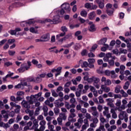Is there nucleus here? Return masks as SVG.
Segmentation results:
<instances>
[{
	"label": "nucleus",
	"instance_id": "nucleus-24",
	"mask_svg": "<svg viewBox=\"0 0 131 131\" xmlns=\"http://www.w3.org/2000/svg\"><path fill=\"white\" fill-rule=\"evenodd\" d=\"M75 117H72L71 116H69L68 120L70 122H75L76 121V119L74 118Z\"/></svg>",
	"mask_w": 131,
	"mask_h": 131
},
{
	"label": "nucleus",
	"instance_id": "nucleus-13",
	"mask_svg": "<svg viewBox=\"0 0 131 131\" xmlns=\"http://www.w3.org/2000/svg\"><path fill=\"white\" fill-rule=\"evenodd\" d=\"M62 67H59L56 69L57 73L55 74V77L59 76V75H61V73H62Z\"/></svg>",
	"mask_w": 131,
	"mask_h": 131
},
{
	"label": "nucleus",
	"instance_id": "nucleus-45",
	"mask_svg": "<svg viewBox=\"0 0 131 131\" xmlns=\"http://www.w3.org/2000/svg\"><path fill=\"white\" fill-rule=\"evenodd\" d=\"M93 116H95V117H99V113L98 112V111H96L95 112H93L92 113Z\"/></svg>",
	"mask_w": 131,
	"mask_h": 131
},
{
	"label": "nucleus",
	"instance_id": "nucleus-36",
	"mask_svg": "<svg viewBox=\"0 0 131 131\" xmlns=\"http://www.w3.org/2000/svg\"><path fill=\"white\" fill-rule=\"evenodd\" d=\"M108 64L110 65V66L113 67V66H114V64H115V62H114V61L113 60V59H111V60H108Z\"/></svg>",
	"mask_w": 131,
	"mask_h": 131
},
{
	"label": "nucleus",
	"instance_id": "nucleus-53",
	"mask_svg": "<svg viewBox=\"0 0 131 131\" xmlns=\"http://www.w3.org/2000/svg\"><path fill=\"white\" fill-rule=\"evenodd\" d=\"M79 47H80V46L79 45V44L76 43V45H75L74 46V50H75L76 51H77L78 50H79V48H80Z\"/></svg>",
	"mask_w": 131,
	"mask_h": 131
},
{
	"label": "nucleus",
	"instance_id": "nucleus-7",
	"mask_svg": "<svg viewBox=\"0 0 131 131\" xmlns=\"http://www.w3.org/2000/svg\"><path fill=\"white\" fill-rule=\"evenodd\" d=\"M101 82H104L105 85H111V83L112 82H111V80L109 79H106L105 77H102L101 78Z\"/></svg>",
	"mask_w": 131,
	"mask_h": 131
},
{
	"label": "nucleus",
	"instance_id": "nucleus-63",
	"mask_svg": "<svg viewBox=\"0 0 131 131\" xmlns=\"http://www.w3.org/2000/svg\"><path fill=\"white\" fill-rule=\"evenodd\" d=\"M85 8L86 9H92V5L90 3H86L85 4Z\"/></svg>",
	"mask_w": 131,
	"mask_h": 131
},
{
	"label": "nucleus",
	"instance_id": "nucleus-18",
	"mask_svg": "<svg viewBox=\"0 0 131 131\" xmlns=\"http://www.w3.org/2000/svg\"><path fill=\"white\" fill-rule=\"evenodd\" d=\"M56 47H53L49 48L50 53H51V52H53V53H55V54H58V53H59V50L57 49H56L55 50H54V49H56Z\"/></svg>",
	"mask_w": 131,
	"mask_h": 131
},
{
	"label": "nucleus",
	"instance_id": "nucleus-64",
	"mask_svg": "<svg viewBox=\"0 0 131 131\" xmlns=\"http://www.w3.org/2000/svg\"><path fill=\"white\" fill-rule=\"evenodd\" d=\"M89 126H90V125H87V124H84L82 126V129L84 130L86 129V128H88V127H89Z\"/></svg>",
	"mask_w": 131,
	"mask_h": 131
},
{
	"label": "nucleus",
	"instance_id": "nucleus-6",
	"mask_svg": "<svg viewBox=\"0 0 131 131\" xmlns=\"http://www.w3.org/2000/svg\"><path fill=\"white\" fill-rule=\"evenodd\" d=\"M40 38L42 39V40L43 42L49 41V40H50V33H48L42 35L41 36Z\"/></svg>",
	"mask_w": 131,
	"mask_h": 131
},
{
	"label": "nucleus",
	"instance_id": "nucleus-58",
	"mask_svg": "<svg viewBox=\"0 0 131 131\" xmlns=\"http://www.w3.org/2000/svg\"><path fill=\"white\" fill-rule=\"evenodd\" d=\"M64 105H65V107L67 108V109L69 110V109H70V108H71V106L69 104V103L68 102H66Z\"/></svg>",
	"mask_w": 131,
	"mask_h": 131
},
{
	"label": "nucleus",
	"instance_id": "nucleus-3",
	"mask_svg": "<svg viewBox=\"0 0 131 131\" xmlns=\"http://www.w3.org/2000/svg\"><path fill=\"white\" fill-rule=\"evenodd\" d=\"M34 103V101H32V99L26 101L23 100L21 102V105L23 108H25L26 109H30V105H33Z\"/></svg>",
	"mask_w": 131,
	"mask_h": 131
},
{
	"label": "nucleus",
	"instance_id": "nucleus-57",
	"mask_svg": "<svg viewBox=\"0 0 131 131\" xmlns=\"http://www.w3.org/2000/svg\"><path fill=\"white\" fill-rule=\"evenodd\" d=\"M54 112L55 114H58V113L60 112V110L58 107H55L54 108Z\"/></svg>",
	"mask_w": 131,
	"mask_h": 131
},
{
	"label": "nucleus",
	"instance_id": "nucleus-51",
	"mask_svg": "<svg viewBox=\"0 0 131 131\" xmlns=\"http://www.w3.org/2000/svg\"><path fill=\"white\" fill-rule=\"evenodd\" d=\"M22 119V116H21L20 115H17L16 118V122L18 123L19 122V121H20V120H21Z\"/></svg>",
	"mask_w": 131,
	"mask_h": 131
},
{
	"label": "nucleus",
	"instance_id": "nucleus-56",
	"mask_svg": "<svg viewBox=\"0 0 131 131\" xmlns=\"http://www.w3.org/2000/svg\"><path fill=\"white\" fill-rule=\"evenodd\" d=\"M112 4L107 3L105 6V8L107 9V10H109V9H111V8H112Z\"/></svg>",
	"mask_w": 131,
	"mask_h": 131
},
{
	"label": "nucleus",
	"instance_id": "nucleus-17",
	"mask_svg": "<svg viewBox=\"0 0 131 131\" xmlns=\"http://www.w3.org/2000/svg\"><path fill=\"white\" fill-rule=\"evenodd\" d=\"M111 113L112 114V116L113 118H114V119H116V118H117V114L115 112V110H114V108H111Z\"/></svg>",
	"mask_w": 131,
	"mask_h": 131
},
{
	"label": "nucleus",
	"instance_id": "nucleus-37",
	"mask_svg": "<svg viewBox=\"0 0 131 131\" xmlns=\"http://www.w3.org/2000/svg\"><path fill=\"white\" fill-rule=\"evenodd\" d=\"M40 110V108H39V107H37L36 108V110L34 112V115H35V116H37V115H38L39 114V111Z\"/></svg>",
	"mask_w": 131,
	"mask_h": 131
},
{
	"label": "nucleus",
	"instance_id": "nucleus-2",
	"mask_svg": "<svg viewBox=\"0 0 131 131\" xmlns=\"http://www.w3.org/2000/svg\"><path fill=\"white\" fill-rule=\"evenodd\" d=\"M61 8L62 9L61 10H58V12L59 13V14L61 15V16H63V15H64V13H65V10L68 13H69L70 12V10H71V8H70V5L69 3H63L61 5Z\"/></svg>",
	"mask_w": 131,
	"mask_h": 131
},
{
	"label": "nucleus",
	"instance_id": "nucleus-19",
	"mask_svg": "<svg viewBox=\"0 0 131 131\" xmlns=\"http://www.w3.org/2000/svg\"><path fill=\"white\" fill-rule=\"evenodd\" d=\"M107 41V38H103L98 42V45H104Z\"/></svg>",
	"mask_w": 131,
	"mask_h": 131
},
{
	"label": "nucleus",
	"instance_id": "nucleus-25",
	"mask_svg": "<svg viewBox=\"0 0 131 131\" xmlns=\"http://www.w3.org/2000/svg\"><path fill=\"white\" fill-rule=\"evenodd\" d=\"M80 15L82 17H86L88 16V12L86 11L83 10L81 11Z\"/></svg>",
	"mask_w": 131,
	"mask_h": 131
},
{
	"label": "nucleus",
	"instance_id": "nucleus-26",
	"mask_svg": "<svg viewBox=\"0 0 131 131\" xmlns=\"http://www.w3.org/2000/svg\"><path fill=\"white\" fill-rule=\"evenodd\" d=\"M90 88V86L89 85H85L84 86V90H82V93L83 94H86V93L88 92V90Z\"/></svg>",
	"mask_w": 131,
	"mask_h": 131
},
{
	"label": "nucleus",
	"instance_id": "nucleus-43",
	"mask_svg": "<svg viewBox=\"0 0 131 131\" xmlns=\"http://www.w3.org/2000/svg\"><path fill=\"white\" fill-rule=\"evenodd\" d=\"M30 31L32 33H37V30H35V29L33 27H32L30 29Z\"/></svg>",
	"mask_w": 131,
	"mask_h": 131
},
{
	"label": "nucleus",
	"instance_id": "nucleus-62",
	"mask_svg": "<svg viewBox=\"0 0 131 131\" xmlns=\"http://www.w3.org/2000/svg\"><path fill=\"white\" fill-rule=\"evenodd\" d=\"M19 124L21 126H25V125L27 124V123H26V121H21L20 122H19Z\"/></svg>",
	"mask_w": 131,
	"mask_h": 131
},
{
	"label": "nucleus",
	"instance_id": "nucleus-27",
	"mask_svg": "<svg viewBox=\"0 0 131 131\" xmlns=\"http://www.w3.org/2000/svg\"><path fill=\"white\" fill-rule=\"evenodd\" d=\"M124 109H125V105L123 104L121 105V106H120L117 108V110L120 112H121L123 110H124Z\"/></svg>",
	"mask_w": 131,
	"mask_h": 131
},
{
	"label": "nucleus",
	"instance_id": "nucleus-23",
	"mask_svg": "<svg viewBox=\"0 0 131 131\" xmlns=\"http://www.w3.org/2000/svg\"><path fill=\"white\" fill-rule=\"evenodd\" d=\"M89 31L91 32H94V31H96V27L95 25H92L90 26V27L89 28Z\"/></svg>",
	"mask_w": 131,
	"mask_h": 131
},
{
	"label": "nucleus",
	"instance_id": "nucleus-8",
	"mask_svg": "<svg viewBox=\"0 0 131 131\" xmlns=\"http://www.w3.org/2000/svg\"><path fill=\"white\" fill-rule=\"evenodd\" d=\"M88 61L89 62V68H95V65H94V63L95 62H96V60L94 58H89L88 59Z\"/></svg>",
	"mask_w": 131,
	"mask_h": 131
},
{
	"label": "nucleus",
	"instance_id": "nucleus-15",
	"mask_svg": "<svg viewBox=\"0 0 131 131\" xmlns=\"http://www.w3.org/2000/svg\"><path fill=\"white\" fill-rule=\"evenodd\" d=\"M42 110L43 111L44 113V116L47 117L49 115V113H48V111L49 110V108H48V106L45 105L42 107Z\"/></svg>",
	"mask_w": 131,
	"mask_h": 131
},
{
	"label": "nucleus",
	"instance_id": "nucleus-50",
	"mask_svg": "<svg viewBox=\"0 0 131 131\" xmlns=\"http://www.w3.org/2000/svg\"><path fill=\"white\" fill-rule=\"evenodd\" d=\"M4 65L7 67H9V66H12V65H13V63L10 61H7L4 63Z\"/></svg>",
	"mask_w": 131,
	"mask_h": 131
},
{
	"label": "nucleus",
	"instance_id": "nucleus-46",
	"mask_svg": "<svg viewBox=\"0 0 131 131\" xmlns=\"http://www.w3.org/2000/svg\"><path fill=\"white\" fill-rule=\"evenodd\" d=\"M8 54L9 56H14L16 54V52L15 51L9 50Z\"/></svg>",
	"mask_w": 131,
	"mask_h": 131
},
{
	"label": "nucleus",
	"instance_id": "nucleus-55",
	"mask_svg": "<svg viewBox=\"0 0 131 131\" xmlns=\"http://www.w3.org/2000/svg\"><path fill=\"white\" fill-rule=\"evenodd\" d=\"M58 95L59 96V97H60L61 98V101H63V99H64V98L63 97L64 96V94L63 93V92H60L58 93Z\"/></svg>",
	"mask_w": 131,
	"mask_h": 131
},
{
	"label": "nucleus",
	"instance_id": "nucleus-52",
	"mask_svg": "<svg viewBox=\"0 0 131 131\" xmlns=\"http://www.w3.org/2000/svg\"><path fill=\"white\" fill-rule=\"evenodd\" d=\"M116 105L117 107H119L121 105V100L120 99H118L116 103Z\"/></svg>",
	"mask_w": 131,
	"mask_h": 131
},
{
	"label": "nucleus",
	"instance_id": "nucleus-16",
	"mask_svg": "<svg viewBox=\"0 0 131 131\" xmlns=\"http://www.w3.org/2000/svg\"><path fill=\"white\" fill-rule=\"evenodd\" d=\"M25 112L27 114H29L30 117L34 115V111L33 110H30L29 108L26 110Z\"/></svg>",
	"mask_w": 131,
	"mask_h": 131
},
{
	"label": "nucleus",
	"instance_id": "nucleus-54",
	"mask_svg": "<svg viewBox=\"0 0 131 131\" xmlns=\"http://www.w3.org/2000/svg\"><path fill=\"white\" fill-rule=\"evenodd\" d=\"M119 54H124V55L127 54V50L126 49H123L120 50L119 52Z\"/></svg>",
	"mask_w": 131,
	"mask_h": 131
},
{
	"label": "nucleus",
	"instance_id": "nucleus-34",
	"mask_svg": "<svg viewBox=\"0 0 131 131\" xmlns=\"http://www.w3.org/2000/svg\"><path fill=\"white\" fill-rule=\"evenodd\" d=\"M8 32L10 33V34H11V35H16V34H17L15 30H10L8 31Z\"/></svg>",
	"mask_w": 131,
	"mask_h": 131
},
{
	"label": "nucleus",
	"instance_id": "nucleus-61",
	"mask_svg": "<svg viewBox=\"0 0 131 131\" xmlns=\"http://www.w3.org/2000/svg\"><path fill=\"white\" fill-rule=\"evenodd\" d=\"M99 7L100 9H104V7H105V5L104 4V2H102L101 3H99L98 4Z\"/></svg>",
	"mask_w": 131,
	"mask_h": 131
},
{
	"label": "nucleus",
	"instance_id": "nucleus-4",
	"mask_svg": "<svg viewBox=\"0 0 131 131\" xmlns=\"http://www.w3.org/2000/svg\"><path fill=\"white\" fill-rule=\"evenodd\" d=\"M119 118L120 120H123L124 119L125 122H127V120H128V118L127 117V114H126V112L122 111L120 113L119 115Z\"/></svg>",
	"mask_w": 131,
	"mask_h": 131
},
{
	"label": "nucleus",
	"instance_id": "nucleus-42",
	"mask_svg": "<svg viewBox=\"0 0 131 131\" xmlns=\"http://www.w3.org/2000/svg\"><path fill=\"white\" fill-rule=\"evenodd\" d=\"M75 95L77 98H79V97L81 96V90H79V91H76L75 93Z\"/></svg>",
	"mask_w": 131,
	"mask_h": 131
},
{
	"label": "nucleus",
	"instance_id": "nucleus-9",
	"mask_svg": "<svg viewBox=\"0 0 131 131\" xmlns=\"http://www.w3.org/2000/svg\"><path fill=\"white\" fill-rule=\"evenodd\" d=\"M89 81L90 82V83H92V82H94L93 83H98L100 81V79L95 76H92L90 78Z\"/></svg>",
	"mask_w": 131,
	"mask_h": 131
},
{
	"label": "nucleus",
	"instance_id": "nucleus-60",
	"mask_svg": "<svg viewBox=\"0 0 131 131\" xmlns=\"http://www.w3.org/2000/svg\"><path fill=\"white\" fill-rule=\"evenodd\" d=\"M53 62L54 61L46 60V64H47L48 66H51V65H53Z\"/></svg>",
	"mask_w": 131,
	"mask_h": 131
},
{
	"label": "nucleus",
	"instance_id": "nucleus-29",
	"mask_svg": "<svg viewBox=\"0 0 131 131\" xmlns=\"http://www.w3.org/2000/svg\"><path fill=\"white\" fill-rule=\"evenodd\" d=\"M89 62L88 61H83L82 64L81 66V68H86V67H89Z\"/></svg>",
	"mask_w": 131,
	"mask_h": 131
},
{
	"label": "nucleus",
	"instance_id": "nucleus-41",
	"mask_svg": "<svg viewBox=\"0 0 131 131\" xmlns=\"http://www.w3.org/2000/svg\"><path fill=\"white\" fill-rule=\"evenodd\" d=\"M111 74H112V78H116V75L115 74V71L114 70L111 71Z\"/></svg>",
	"mask_w": 131,
	"mask_h": 131
},
{
	"label": "nucleus",
	"instance_id": "nucleus-35",
	"mask_svg": "<svg viewBox=\"0 0 131 131\" xmlns=\"http://www.w3.org/2000/svg\"><path fill=\"white\" fill-rule=\"evenodd\" d=\"M129 86V82L126 81L125 83V85L123 86V89L124 90H127Z\"/></svg>",
	"mask_w": 131,
	"mask_h": 131
},
{
	"label": "nucleus",
	"instance_id": "nucleus-48",
	"mask_svg": "<svg viewBox=\"0 0 131 131\" xmlns=\"http://www.w3.org/2000/svg\"><path fill=\"white\" fill-rule=\"evenodd\" d=\"M92 121H93V123H94L95 124H97V123H98V122H99V120L98 119V117H96V118H93L92 120Z\"/></svg>",
	"mask_w": 131,
	"mask_h": 131
},
{
	"label": "nucleus",
	"instance_id": "nucleus-5",
	"mask_svg": "<svg viewBox=\"0 0 131 131\" xmlns=\"http://www.w3.org/2000/svg\"><path fill=\"white\" fill-rule=\"evenodd\" d=\"M28 69H29V67H28L26 63H24L20 66V68H19L18 70V72L22 73L24 72V71H26V70H28Z\"/></svg>",
	"mask_w": 131,
	"mask_h": 131
},
{
	"label": "nucleus",
	"instance_id": "nucleus-47",
	"mask_svg": "<svg viewBox=\"0 0 131 131\" xmlns=\"http://www.w3.org/2000/svg\"><path fill=\"white\" fill-rule=\"evenodd\" d=\"M52 95L53 97H55V98H57V97H59V95L57 93H56V91L55 90H52Z\"/></svg>",
	"mask_w": 131,
	"mask_h": 131
},
{
	"label": "nucleus",
	"instance_id": "nucleus-30",
	"mask_svg": "<svg viewBox=\"0 0 131 131\" xmlns=\"http://www.w3.org/2000/svg\"><path fill=\"white\" fill-rule=\"evenodd\" d=\"M120 93L122 95V97H124L125 98L128 97V95L127 94H126V92H124V91L123 90H121L120 91Z\"/></svg>",
	"mask_w": 131,
	"mask_h": 131
},
{
	"label": "nucleus",
	"instance_id": "nucleus-21",
	"mask_svg": "<svg viewBox=\"0 0 131 131\" xmlns=\"http://www.w3.org/2000/svg\"><path fill=\"white\" fill-rule=\"evenodd\" d=\"M106 13L108 16H113V13H114V9H106Z\"/></svg>",
	"mask_w": 131,
	"mask_h": 131
},
{
	"label": "nucleus",
	"instance_id": "nucleus-12",
	"mask_svg": "<svg viewBox=\"0 0 131 131\" xmlns=\"http://www.w3.org/2000/svg\"><path fill=\"white\" fill-rule=\"evenodd\" d=\"M62 99L60 100H57L55 103V107H62V106H64V103L62 102Z\"/></svg>",
	"mask_w": 131,
	"mask_h": 131
},
{
	"label": "nucleus",
	"instance_id": "nucleus-39",
	"mask_svg": "<svg viewBox=\"0 0 131 131\" xmlns=\"http://www.w3.org/2000/svg\"><path fill=\"white\" fill-rule=\"evenodd\" d=\"M41 82V79H40V77H37L35 79V82L36 83H39V82Z\"/></svg>",
	"mask_w": 131,
	"mask_h": 131
},
{
	"label": "nucleus",
	"instance_id": "nucleus-22",
	"mask_svg": "<svg viewBox=\"0 0 131 131\" xmlns=\"http://www.w3.org/2000/svg\"><path fill=\"white\" fill-rule=\"evenodd\" d=\"M73 45H74V42H71V43H70L69 44H66V45H63L62 48H67L68 49H69V48H71V47H72V46H73Z\"/></svg>",
	"mask_w": 131,
	"mask_h": 131
},
{
	"label": "nucleus",
	"instance_id": "nucleus-28",
	"mask_svg": "<svg viewBox=\"0 0 131 131\" xmlns=\"http://www.w3.org/2000/svg\"><path fill=\"white\" fill-rule=\"evenodd\" d=\"M15 109L14 110V112L15 113H19L20 112V110L21 109V106L19 105H17L15 106Z\"/></svg>",
	"mask_w": 131,
	"mask_h": 131
},
{
	"label": "nucleus",
	"instance_id": "nucleus-31",
	"mask_svg": "<svg viewBox=\"0 0 131 131\" xmlns=\"http://www.w3.org/2000/svg\"><path fill=\"white\" fill-rule=\"evenodd\" d=\"M59 117L60 118H61V119H63V120H66V119L67 118V116H66V115L63 113H61L59 115Z\"/></svg>",
	"mask_w": 131,
	"mask_h": 131
},
{
	"label": "nucleus",
	"instance_id": "nucleus-32",
	"mask_svg": "<svg viewBox=\"0 0 131 131\" xmlns=\"http://www.w3.org/2000/svg\"><path fill=\"white\" fill-rule=\"evenodd\" d=\"M63 36H65V33H61L56 35V39L58 41L60 39V37H63Z\"/></svg>",
	"mask_w": 131,
	"mask_h": 131
},
{
	"label": "nucleus",
	"instance_id": "nucleus-10",
	"mask_svg": "<svg viewBox=\"0 0 131 131\" xmlns=\"http://www.w3.org/2000/svg\"><path fill=\"white\" fill-rule=\"evenodd\" d=\"M33 126L32 128L33 129H34L35 131H38V129L37 128L38 127V120H35L33 121Z\"/></svg>",
	"mask_w": 131,
	"mask_h": 131
},
{
	"label": "nucleus",
	"instance_id": "nucleus-44",
	"mask_svg": "<svg viewBox=\"0 0 131 131\" xmlns=\"http://www.w3.org/2000/svg\"><path fill=\"white\" fill-rule=\"evenodd\" d=\"M120 60L122 61V62H125V61H126V56H125V55H121Z\"/></svg>",
	"mask_w": 131,
	"mask_h": 131
},
{
	"label": "nucleus",
	"instance_id": "nucleus-38",
	"mask_svg": "<svg viewBox=\"0 0 131 131\" xmlns=\"http://www.w3.org/2000/svg\"><path fill=\"white\" fill-rule=\"evenodd\" d=\"M24 92L23 91H18L16 93V95L17 96H19V97L21 96V97H24Z\"/></svg>",
	"mask_w": 131,
	"mask_h": 131
},
{
	"label": "nucleus",
	"instance_id": "nucleus-20",
	"mask_svg": "<svg viewBox=\"0 0 131 131\" xmlns=\"http://www.w3.org/2000/svg\"><path fill=\"white\" fill-rule=\"evenodd\" d=\"M61 31L63 32L61 33H64V35H66V32L68 31V29L67 28V27H66V26H63L61 27Z\"/></svg>",
	"mask_w": 131,
	"mask_h": 131
},
{
	"label": "nucleus",
	"instance_id": "nucleus-1",
	"mask_svg": "<svg viewBox=\"0 0 131 131\" xmlns=\"http://www.w3.org/2000/svg\"><path fill=\"white\" fill-rule=\"evenodd\" d=\"M56 13L58 14L53 17L52 20L51 19H47L45 20V23H47V22H49L51 23V24H58V23L61 22V20H60V15L61 14H60L58 11H57Z\"/></svg>",
	"mask_w": 131,
	"mask_h": 131
},
{
	"label": "nucleus",
	"instance_id": "nucleus-14",
	"mask_svg": "<svg viewBox=\"0 0 131 131\" xmlns=\"http://www.w3.org/2000/svg\"><path fill=\"white\" fill-rule=\"evenodd\" d=\"M95 17H96V12L95 11L91 12L88 14V17L90 20H93Z\"/></svg>",
	"mask_w": 131,
	"mask_h": 131
},
{
	"label": "nucleus",
	"instance_id": "nucleus-33",
	"mask_svg": "<svg viewBox=\"0 0 131 131\" xmlns=\"http://www.w3.org/2000/svg\"><path fill=\"white\" fill-rule=\"evenodd\" d=\"M100 121L101 123L104 124V123L106 122V119H105V118H104V117H103V116L101 115L100 118Z\"/></svg>",
	"mask_w": 131,
	"mask_h": 131
},
{
	"label": "nucleus",
	"instance_id": "nucleus-59",
	"mask_svg": "<svg viewBox=\"0 0 131 131\" xmlns=\"http://www.w3.org/2000/svg\"><path fill=\"white\" fill-rule=\"evenodd\" d=\"M57 121H58V123L59 125H62V121H63L62 118H58Z\"/></svg>",
	"mask_w": 131,
	"mask_h": 131
},
{
	"label": "nucleus",
	"instance_id": "nucleus-40",
	"mask_svg": "<svg viewBox=\"0 0 131 131\" xmlns=\"http://www.w3.org/2000/svg\"><path fill=\"white\" fill-rule=\"evenodd\" d=\"M86 119H89L90 121H92V116L89 113H86L85 114Z\"/></svg>",
	"mask_w": 131,
	"mask_h": 131
},
{
	"label": "nucleus",
	"instance_id": "nucleus-49",
	"mask_svg": "<svg viewBox=\"0 0 131 131\" xmlns=\"http://www.w3.org/2000/svg\"><path fill=\"white\" fill-rule=\"evenodd\" d=\"M84 80H85L86 81H88L89 83H91V82L90 81V80L91 79V78H89V76H85L83 77Z\"/></svg>",
	"mask_w": 131,
	"mask_h": 131
},
{
	"label": "nucleus",
	"instance_id": "nucleus-11",
	"mask_svg": "<svg viewBox=\"0 0 131 131\" xmlns=\"http://www.w3.org/2000/svg\"><path fill=\"white\" fill-rule=\"evenodd\" d=\"M42 93L41 92H39L38 94H35V95H31V100L32 101H34V99H38V98H39V97H41V94Z\"/></svg>",
	"mask_w": 131,
	"mask_h": 131
}]
</instances>
